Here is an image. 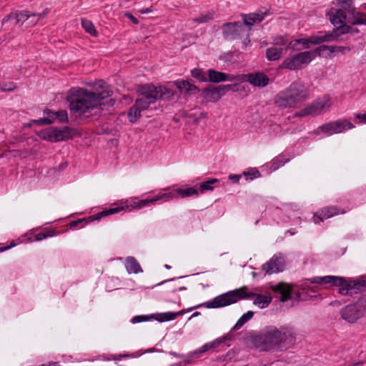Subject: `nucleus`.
I'll list each match as a JSON object with an SVG mask.
<instances>
[{
	"instance_id": "f257e3e1",
	"label": "nucleus",
	"mask_w": 366,
	"mask_h": 366,
	"mask_svg": "<svg viewBox=\"0 0 366 366\" xmlns=\"http://www.w3.org/2000/svg\"><path fill=\"white\" fill-rule=\"evenodd\" d=\"M296 335L292 328L282 326L277 328L269 326L262 330L259 334L252 337V345L262 351L277 350L285 351L295 342Z\"/></svg>"
},
{
	"instance_id": "f03ea898",
	"label": "nucleus",
	"mask_w": 366,
	"mask_h": 366,
	"mask_svg": "<svg viewBox=\"0 0 366 366\" xmlns=\"http://www.w3.org/2000/svg\"><path fill=\"white\" fill-rule=\"evenodd\" d=\"M110 97L107 91L93 92L82 88H71L67 96L71 113L81 116L104 104V99Z\"/></svg>"
},
{
	"instance_id": "7ed1b4c3",
	"label": "nucleus",
	"mask_w": 366,
	"mask_h": 366,
	"mask_svg": "<svg viewBox=\"0 0 366 366\" xmlns=\"http://www.w3.org/2000/svg\"><path fill=\"white\" fill-rule=\"evenodd\" d=\"M255 297L254 304L260 308L267 307L272 301L270 296L257 295L254 292H247V287H243L222 294L210 301L203 304L206 308L223 307L236 303L240 300Z\"/></svg>"
},
{
	"instance_id": "20e7f679",
	"label": "nucleus",
	"mask_w": 366,
	"mask_h": 366,
	"mask_svg": "<svg viewBox=\"0 0 366 366\" xmlns=\"http://www.w3.org/2000/svg\"><path fill=\"white\" fill-rule=\"evenodd\" d=\"M310 88L301 81H294L274 97L275 105L280 109H295L310 99Z\"/></svg>"
},
{
	"instance_id": "39448f33",
	"label": "nucleus",
	"mask_w": 366,
	"mask_h": 366,
	"mask_svg": "<svg viewBox=\"0 0 366 366\" xmlns=\"http://www.w3.org/2000/svg\"><path fill=\"white\" fill-rule=\"evenodd\" d=\"M308 281L320 285L331 284L339 287L338 292L342 295H352L366 289V276L356 280L337 276L314 277Z\"/></svg>"
},
{
	"instance_id": "423d86ee",
	"label": "nucleus",
	"mask_w": 366,
	"mask_h": 366,
	"mask_svg": "<svg viewBox=\"0 0 366 366\" xmlns=\"http://www.w3.org/2000/svg\"><path fill=\"white\" fill-rule=\"evenodd\" d=\"M174 96L172 89L163 86L144 85L139 89V97L136 104L142 110L149 108L157 99H169Z\"/></svg>"
},
{
	"instance_id": "0eeeda50",
	"label": "nucleus",
	"mask_w": 366,
	"mask_h": 366,
	"mask_svg": "<svg viewBox=\"0 0 366 366\" xmlns=\"http://www.w3.org/2000/svg\"><path fill=\"white\" fill-rule=\"evenodd\" d=\"M317 55L316 49L313 51H306L286 57L280 66L281 69L297 70L304 68Z\"/></svg>"
},
{
	"instance_id": "6e6552de",
	"label": "nucleus",
	"mask_w": 366,
	"mask_h": 366,
	"mask_svg": "<svg viewBox=\"0 0 366 366\" xmlns=\"http://www.w3.org/2000/svg\"><path fill=\"white\" fill-rule=\"evenodd\" d=\"M332 105L331 99L325 96L312 102L302 109L297 112L295 117H304L306 116L320 115L329 110Z\"/></svg>"
},
{
	"instance_id": "1a4fd4ad",
	"label": "nucleus",
	"mask_w": 366,
	"mask_h": 366,
	"mask_svg": "<svg viewBox=\"0 0 366 366\" xmlns=\"http://www.w3.org/2000/svg\"><path fill=\"white\" fill-rule=\"evenodd\" d=\"M222 34L227 40L244 38V43L249 42V29H246L245 25L240 21L225 23L222 25Z\"/></svg>"
},
{
	"instance_id": "9d476101",
	"label": "nucleus",
	"mask_w": 366,
	"mask_h": 366,
	"mask_svg": "<svg viewBox=\"0 0 366 366\" xmlns=\"http://www.w3.org/2000/svg\"><path fill=\"white\" fill-rule=\"evenodd\" d=\"M343 320L350 323H354L366 315V300H358L355 303L343 307L340 312Z\"/></svg>"
},
{
	"instance_id": "9b49d317",
	"label": "nucleus",
	"mask_w": 366,
	"mask_h": 366,
	"mask_svg": "<svg viewBox=\"0 0 366 366\" xmlns=\"http://www.w3.org/2000/svg\"><path fill=\"white\" fill-rule=\"evenodd\" d=\"M353 128H355L354 124L348 119H339L336 121L322 124L318 127V129L327 136H331L334 134L342 133Z\"/></svg>"
},
{
	"instance_id": "f8f14e48",
	"label": "nucleus",
	"mask_w": 366,
	"mask_h": 366,
	"mask_svg": "<svg viewBox=\"0 0 366 366\" xmlns=\"http://www.w3.org/2000/svg\"><path fill=\"white\" fill-rule=\"evenodd\" d=\"M289 40L283 36L277 37L271 46L266 50V57L269 61L280 59L287 50Z\"/></svg>"
},
{
	"instance_id": "ddd939ff",
	"label": "nucleus",
	"mask_w": 366,
	"mask_h": 366,
	"mask_svg": "<svg viewBox=\"0 0 366 366\" xmlns=\"http://www.w3.org/2000/svg\"><path fill=\"white\" fill-rule=\"evenodd\" d=\"M337 30L334 29L332 31H320L316 35H312L308 39H300L295 41L293 46L297 44H301L304 46V49L309 47V44H318L325 41H332L337 38L338 34H336Z\"/></svg>"
},
{
	"instance_id": "4468645a",
	"label": "nucleus",
	"mask_w": 366,
	"mask_h": 366,
	"mask_svg": "<svg viewBox=\"0 0 366 366\" xmlns=\"http://www.w3.org/2000/svg\"><path fill=\"white\" fill-rule=\"evenodd\" d=\"M137 199L136 198L127 199L125 202H122L118 207L106 209L97 214H96V219H100L101 218L118 213L122 210L130 212L133 209H137Z\"/></svg>"
},
{
	"instance_id": "2eb2a0df",
	"label": "nucleus",
	"mask_w": 366,
	"mask_h": 366,
	"mask_svg": "<svg viewBox=\"0 0 366 366\" xmlns=\"http://www.w3.org/2000/svg\"><path fill=\"white\" fill-rule=\"evenodd\" d=\"M285 265L284 258L280 254H274L269 261L262 266L264 274H272L283 270Z\"/></svg>"
},
{
	"instance_id": "dca6fc26",
	"label": "nucleus",
	"mask_w": 366,
	"mask_h": 366,
	"mask_svg": "<svg viewBox=\"0 0 366 366\" xmlns=\"http://www.w3.org/2000/svg\"><path fill=\"white\" fill-rule=\"evenodd\" d=\"M344 209L336 206H327L317 211L313 216V221L315 224L323 222L324 219H329L339 214H345Z\"/></svg>"
},
{
	"instance_id": "f3484780",
	"label": "nucleus",
	"mask_w": 366,
	"mask_h": 366,
	"mask_svg": "<svg viewBox=\"0 0 366 366\" xmlns=\"http://www.w3.org/2000/svg\"><path fill=\"white\" fill-rule=\"evenodd\" d=\"M239 79H240L239 76L227 74L226 73L220 72L212 69L208 70L207 81H209L213 83H219L226 81H232Z\"/></svg>"
},
{
	"instance_id": "a211bd4d",
	"label": "nucleus",
	"mask_w": 366,
	"mask_h": 366,
	"mask_svg": "<svg viewBox=\"0 0 366 366\" xmlns=\"http://www.w3.org/2000/svg\"><path fill=\"white\" fill-rule=\"evenodd\" d=\"M174 194L172 193H159L152 198H147L145 199L137 200V209H140L144 207L149 206L150 204L156 203L157 201L163 200L164 202L169 201L174 198Z\"/></svg>"
},
{
	"instance_id": "6ab92c4d",
	"label": "nucleus",
	"mask_w": 366,
	"mask_h": 366,
	"mask_svg": "<svg viewBox=\"0 0 366 366\" xmlns=\"http://www.w3.org/2000/svg\"><path fill=\"white\" fill-rule=\"evenodd\" d=\"M247 81L254 86L264 87L269 84V77L263 73L249 74L245 76Z\"/></svg>"
},
{
	"instance_id": "aec40b11",
	"label": "nucleus",
	"mask_w": 366,
	"mask_h": 366,
	"mask_svg": "<svg viewBox=\"0 0 366 366\" xmlns=\"http://www.w3.org/2000/svg\"><path fill=\"white\" fill-rule=\"evenodd\" d=\"M267 14V12H259V13H252L249 14H243L242 18L244 22H242L245 26L246 29H249V31L252 29V26L256 22L262 21L265 16Z\"/></svg>"
},
{
	"instance_id": "412c9836",
	"label": "nucleus",
	"mask_w": 366,
	"mask_h": 366,
	"mask_svg": "<svg viewBox=\"0 0 366 366\" xmlns=\"http://www.w3.org/2000/svg\"><path fill=\"white\" fill-rule=\"evenodd\" d=\"M267 14V12H259V13H252L249 14H243L242 18L244 22H242L245 26L246 29H249V31L252 29V26L256 22L262 21L265 16Z\"/></svg>"
},
{
	"instance_id": "4be33fe9",
	"label": "nucleus",
	"mask_w": 366,
	"mask_h": 366,
	"mask_svg": "<svg viewBox=\"0 0 366 366\" xmlns=\"http://www.w3.org/2000/svg\"><path fill=\"white\" fill-rule=\"evenodd\" d=\"M203 99L208 102H215L221 99L224 92H221L219 86L206 88L202 93Z\"/></svg>"
},
{
	"instance_id": "5701e85b",
	"label": "nucleus",
	"mask_w": 366,
	"mask_h": 366,
	"mask_svg": "<svg viewBox=\"0 0 366 366\" xmlns=\"http://www.w3.org/2000/svg\"><path fill=\"white\" fill-rule=\"evenodd\" d=\"M350 51V48L349 46H342L321 45L316 48V52H317V55L320 56H325V51H329L330 54H332V53L345 54Z\"/></svg>"
},
{
	"instance_id": "b1692460",
	"label": "nucleus",
	"mask_w": 366,
	"mask_h": 366,
	"mask_svg": "<svg viewBox=\"0 0 366 366\" xmlns=\"http://www.w3.org/2000/svg\"><path fill=\"white\" fill-rule=\"evenodd\" d=\"M174 85L182 94H194L199 92V88L188 81H176Z\"/></svg>"
},
{
	"instance_id": "393cba45",
	"label": "nucleus",
	"mask_w": 366,
	"mask_h": 366,
	"mask_svg": "<svg viewBox=\"0 0 366 366\" xmlns=\"http://www.w3.org/2000/svg\"><path fill=\"white\" fill-rule=\"evenodd\" d=\"M272 290L280 295V300L281 302H285L291 298V287L285 283L281 282L272 286Z\"/></svg>"
},
{
	"instance_id": "a878e982",
	"label": "nucleus",
	"mask_w": 366,
	"mask_h": 366,
	"mask_svg": "<svg viewBox=\"0 0 366 366\" xmlns=\"http://www.w3.org/2000/svg\"><path fill=\"white\" fill-rule=\"evenodd\" d=\"M228 338L226 336L220 337L210 342H207L199 348L197 350L194 352V354H202L209 350L216 348L219 347L222 343L224 342L227 340Z\"/></svg>"
},
{
	"instance_id": "bb28decb",
	"label": "nucleus",
	"mask_w": 366,
	"mask_h": 366,
	"mask_svg": "<svg viewBox=\"0 0 366 366\" xmlns=\"http://www.w3.org/2000/svg\"><path fill=\"white\" fill-rule=\"evenodd\" d=\"M330 19L335 26L342 25L346 19L345 11L342 9H336L330 12Z\"/></svg>"
},
{
	"instance_id": "cd10ccee",
	"label": "nucleus",
	"mask_w": 366,
	"mask_h": 366,
	"mask_svg": "<svg viewBox=\"0 0 366 366\" xmlns=\"http://www.w3.org/2000/svg\"><path fill=\"white\" fill-rule=\"evenodd\" d=\"M125 267L129 274H137L142 272V267L137 260L133 257H128L125 260Z\"/></svg>"
},
{
	"instance_id": "c85d7f7f",
	"label": "nucleus",
	"mask_w": 366,
	"mask_h": 366,
	"mask_svg": "<svg viewBox=\"0 0 366 366\" xmlns=\"http://www.w3.org/2000/svg\"><path fill=\"white\" fill-rule=\"evenodd\" d=\"M44 114L45 115L44 117L41 118L36 121V122L38 124H39V125L51 124L56 120V112H52L51 110L46 109L44 111Z\"/></svg>"
},
{
	"instance_id": "c756f323",
	"label": "nucleus",
	"mask_w": 366,
	"mask_h": 366,
	"mask_svg": "<svg viewBox=\"0 0 366 366\" xmlns=\"http://www.w3.org/2000/svg\"><path fill=\"white\" fill-rule=\"evenodd\" d=\"M182 312H163V313H159L154 315V320L159 322H167L171 321L174 319L179 315H182Z\"/></svg>"
},
{
	"instance_id": "7c9ffc66",
	"label": "nucleus",
	"mask_w": 366,
	"mask_h": 366,
	"mask_svg": "<svg viewBox=\"0 0 366 366\" xmlns=\"http://www.w3.org/2000/svg\"><path fill=\"white\" fill-rule=\"evenodd\" d=\"M30 11H16L14 12V19L16 24L19 26H22L24 23L27 24V20L29 19Z\"/></svg>"
},
{
	"instance_id": "2f4dec72",
	"label": "nucleus",
	"mask_w": 366,
	"mask_h": 366,
	"mask_svg": "<svg viewBox=\"0 0 366 366\" xmlns=\"http://www.w3.org/2000/svg\"><path fill=\"white\" fill-rule=\"evenodd\" d=\"M289 161L290 158L286 157L285 155H279L272 160L270 163V169L275 171L280 167L284 166Z\"/></svg>"
},
{
	"instance_id": "473e14b6",
	"label": "nucleus",
	"mask_w": 366,
	"mask_h": 366,
	"mask_svg": "<svg viewBox=\"0 0 366 366\" xmlns=\"http://www.w3.org/2000/svg\"><path fill=\"white\" fill-rule=\"evenodd\" d=\"M49 13V10L46 9L42 13L30 12L29 19L27 20V26H32L38 23V21L44 18Z\"/></svg>"
},
{
	"instance_id": "72a5a7b5",
	"label": "nucleus",
	"mask_w": 366,
	"mask_h": 366,
	"mask_svg": "<svg viewBox=\"0 0 366 366\" xmlns=\"http://www.w3.org/2000/svg\"><path fill=\"white\" fill-rule=\"evenodd\" d=\"M175 195V193L180 195L182 197H191L194 195H198L199 191L194 187H188L185 189H177L174 192H172ZM175 196H174V197Z\"/></svg>"
},
{
	"instance_id": "f704fd0d",
	"label": "nucleus",
	"mask_w": 366,
	"mask_h": 366,
	"mask_svg": "<svg viewBox=\"0 0 366 366\" xmlns=\"http://www.w3.org/2000/svg\"><path fill=\"white\" fill-rule=\"evenodd\" d=\"M352 15V19L350 20V22L353 24H365L366 25V15L363 13L355 11V9H352V11L350 12Z\"/></svg>"
},
{
	"instance_id": "c9c22d12",
	"label": "nucleus",
	"mask_w": 366,
	"mask_h": 366,
	"mask_svg": "<svg viewBox=\"0 0 366 366\" xmlns=\"http://www.w3.org/2000/svg\"><path fill=\"white\" fill-rule=\"evenodd\" d=\"M142 110L135 103L129 110L128 118L130 122H135L141 116Z\"/></svg>"
},
{
	"instance_id": "e433bc0d",
	"label": "nucleus",
	"mask_w": 366,
	"mask_h": 366,
	"mask_svg": "<svg viewBox=\"0 0 366 366\" xmlns=\"http://www.w3.org/2000/svg\"><path fill=\"white\" fill-rule=\"evenodd\" d=\"M254 316V312L252 311H248L247 313L244 314L237 322L235 325L234 326V330H239L241 328L246 322H247L250 319Z\"/></svg>"
},
{
	"instance_id": "4c0bfd02",
	"label": "nucleus",
	"mask_w": 366,
	"mask_h": 366,
	"mask_svg": "<svg viewBox=\"0 0 366 366\" xmlns=\"http://www.w3.org/2000/svg\"><path fill=\"white\" fill-rule=\"evenodd\" d=\"M81 26L84 29L93 36H97L98 34L93 23L87 19H81Z\"/></svg>"
},
{
	"instance_id": "58836bf2",
	"label": "nucleus",
	"mask_w": 366,
	"mask_h": 366,
	"mask_svg": "<svg viewBox=\"0 0 366 366\" xmlns=\"http://www.w3.org/2000/svg\"><path fill=\"white\" fill-rule=\"evenodd\" d=\"M214 11H208L206 13L202 14L199 17L195 18L193 21L198 24L207 23L214 19Z\"/></svg>"
},
{
	"instance_id": "ea45409f",
	"label": "nucleus",
	"mask_w": 366,
	"mask_h": 366,
	"mask_svg": "<svg viewBox=\"0 0 366 366\" xmlns=\"http://www.w3.org/2000/svg\"><path fill=\"white\" fill-rule=\"evenodd\" d=\"M219 182V179L216 178L210 179L207 181L202 182L199 184V192L203 193L205 191H212L214 189L212 186L214 184Z\"/></svg>"
},
{
	"instance_id": "a19ab883",
	"label": "nucleus",
	"mask_w": 366,
	"mask_h": 366,
	"mask_svg": "<svg viewBox=\"0 0 366 366\" xmlns=\"http://www.w3.org/2000/svg\"><path fill=\"white\" fill-rule=\"evenodd\" d=\"M95 216L96 214L94 215H92V216H90L89 217H86V218H83V219H77V220H75V221H72L69 223V227L71 229L72 228H76L79 225H81V227H82V224L84 223V224H88L89 222H92L94 220H97L95 218Z\"/></svg>"
},
{
	"instance_id": "79ce46f5",
	"label": "nucleus",
	"mask_w": 366,
	"mask_h": 366,
	"mask_svg": "<svg viewBox=\"0 0 366 366\" xmlns=\"http://www.w3.org/2000/svg\"><path fill=\"white\" fill-rule=\"evenodd\" d=\"M191 74L193 78L197 79L198 81L201 82H206L207 81V78L206 76V74H204L203 69L194 68L191 70Z\"/></svg>"
},
{
	"instance_id": "37998d69",
	"label": "nucleus",
	"mask_w": 366,
	"mask_h": 366,
	"mask_svg": "<svg viewBox=\"0 0 366 366\" xmlns=\"http://www.w3.org/2000/svg\"><path fill=\"white\" fill-rule=\"evenodd\" d=\"M56 234L54 229L48 230L47 232H39L35 234L34 241H41L47 237H54Z\"/></svg>"
},
{
	"instance_id": "c03bdc74",
	"label": "nucleus",
	"mask_w": 366,
	"mask_h": 366,
	"mask_svg": "<svg viewBox=\"0 0 366 366\" xmlns=\"http://www.w3.org/2000/svg\"><path fill=\"white\" fill-rule=\"evenodd\" d=\"M243 175L246 177L247 180H253L259 177L260 176V174L257 169L252 168L247 172H244Z\"/></svg>"
},
{
	"instance_id": "a18cd8bd",
	"label": "nucleus",
	"mask_w": 366,
	"mask_h": 366,
	"mask_svg": "<svg viewBox=\"0 0 366 366\" xmlns=\"http://www.w3.org/2000/svg\"><path fill=\"white\" fill-rule=\"evenodd\" d=\"M49 132H52L53 135V142H60L64 141V137L61 135V129H59L56 127L49 128Z\"/></svg>"
},
{
	"instance_id": "49530a36",
	"label": "nucleus",
	"mask_w": 366,
	"mask_h": 366,
	"mask_svg": "<svg viewBox=\"0 0 366 366\" xmlns=\"http://www.w3.org/2000/svg\"><path fill=\"white\" fill-rule=\"evenodd\" d=\"M56 117L59 123H66L68 122V114L64 109L56 112Z\"/></svg>"
},
{
	"instance_id": "de8ad7c7",
	"label": "nucleus",
	"mask_w": 366,
	"mask_h": 366,
	"mask_svg": "<svg viewBox=\"0 0 366 366\" xmlns=\"http://www.w3.org/2000/svg\"><path fill=\"white\" fill-rule=\"evenodd\" d=\"M61 135L64 137V140L71 139L74 137L75 131L68 127H64L61 129Z\"/></svg>"
},
{
	"instance_id": "09e8293b",
	"label": "nucleus",
	"mask_w": 366,
	"mask_h": 366,
	"mask_svg": "<svg viewBox=\"0 0 366 366\" xmlns=\"http://www.w3.org/2000/svg\"><path fill=\"white\" fill-rule=\"evenodd\" d=\"M152 319H154V315H152L151 316L138 315V316L134 317L132 318V322L133 323H139V322H144V321H148V320H150Z\"/></svg>"
},
{
	"instance_id": "8fccbe9b",
	"label": "nucleus",
	"mask_w": 366,
	"mask_h": 366,
	"mask_svg": "<svg viewBox=\"0 0 366 366\" xmlns=\"http://www.w3.org/2000/svg\"><path fill=\"white\" fill-rule=\"evenodd\" d=\"M39 137L43 139L53 142L52 132H49V129L40 132Z\"/></svg>"
},
{
	"instance_id": "3c124183",
	"label": "nucleus",
	"mask_w": 366,
	"mask_h": 366,
	"mask_svg": "<svg viewBox=\"0 0 366 366\" xmlns=\"http://www.w3.org/2000/svg\"><path fill=\"white\" fill-rule=\"evenodd\" d=\"M39 137L43 139L53 142L52 132H49V129L40 132Z\"/></svg>"
},
{
	"instance_id": "603ef678",
	"label": "nucleus",
	"mask_w": 366,
	"mask_h": 366,
	"mask_svg": "<svg viewBox=\"0 0 366 366\" xmlns=\"http://www.w3.org/2000/svg\"><path fill=\"white\" fill-rule=\"evenodd\" d=\"M16 88L15 84L13 82H9L4 84L1 86V90L3 92H11Z\"/></svg>"
},
{
	"instance_id": "864d4df0",
	"label": "nucleus",
	"mask_w": 366,
	"mask_h": 366,
	"mask_svg": "<svg viewBox=\"0 0 366 366\" xmlns=\"http://www.w3.org/2000/svg\"><path fill=\"white\" fill-rule=\"evenodd\" d=\"M129 355H112L111 357L108 358L109 360H121L123 358H127Z\"/></svg>"
},
{
	"instance_id": "5fc2aeb1",
	"label": "nucleus",
	"mask_w": 366,
	"mask_h": 366,
	"mask_svg": "<svg viewBox=\"0 0 366 366\" xmlns=\"http://www.w3.org/2000/svg\"><path fill=\"white\" fill-rule=\"evenodd\" d=\"M353 0H342L341 3L343 6L344 4L348 6V12L350 13L352 11V9H355L354 7L352 6Z\"/></svg>"
},
{
	"instance_id": "6e6d98bb",
	"label": "nucleus",
	"mask_w": 366,
	"mask_h": 366,
	"mask_svg": "<svg viewBox=\"0 0 366 366\" xmlns=\"http://www.w3.org/2000/svg\"><path fill=\"white\" fill-rule=\"evenodd\" d=\"M355 118L359 119L360 123L366 124V112L363 114H356Z\"/></svg>"
},
{
	"instance_id": "4d7b16f0",
	"label": "nucleus",
	"mask_w": 366,
	"mask_h": 366,
	"mask_svg": "<svg viewBox=\"0 0 366 366\" xmlns=\"http://www.w3.org/2000/svg\"><path fill=\"white\" fill-rule=\"evenodd\" d=\"M241 177V174H230L229 176V179L232 180L234 183H237Z\"/></svg>"
},
{
	"instance_id": "13d9d810",
	"label": "nucleus",
	"mask_w": 366,
	"mask_h": 366,
	"mask_svg": "<svg viewBox=\"0 0 366 366\" xmlns=\"http://www.w3.org/2000/svg\"><path fill=\"white\" fill-rule=\"evenodd\" d=\"M125 16L130 19L134 24H138V19L130 13H125Z\"/></svg>"
},
{
	"instance_id": "bf43d9fd",
	"label": "nucleus",
	"mask_w": 366,
	"mask_h": 366,
	"mask_svg": "<svg viewBox=\"0 0 366 366\" xmlns=\"http://www.w3.org/2000/svg\"><path fill=\"white\" fill-rule=\"evenodd\" d=\"M16 245V244L14 242H12L10 243V244H9L7 246H5V247H1L0 246V252H3L4 251H6V250L14 247Z\"/></svg>"
},
{
	"instance_id": "052dcab7",
	"label": "nucleus",
	"mask_w": 366,
	"mask_h": 366,
	"mask_svg": "<svg viewBox=\"0 0 366 366\" xmlns=\"http://www.w3.org/2000/svg\"><path fill=\"white\" fill-rule=\"evenodd\" d=\"M221 92H224V94H225L226 90L231 89L232 87V84H226V85H219L218 86Z\"/></svg>"
},
{
	"instance_id": "680f3d73",
	"label": "nucleus",
	"mask_w": 366,
	"mask_h": 366,
	"mask_svg": "<svg viewBox=\"0 0 366 366\" xmlns=\"http://www.w3.org/2000/svg\"><path fill=\"white\" fill-rule=\"evenodd\" d=\"M14 19V12H12L8 15H6L2 20V24H5L9 21L10 19Z\"/></svg>"
},
{
	"instance_id": "e2e57ef3",
	"label": "nucleus",
	"mask_w": 366,
	"mask_h": 366,
	"mask_svg": "<svg viewBox=\"0 0 366 366\" xmlns=\"http://www.w3.org/2000/svg\"><path fill=\"white\" fill-rule=\"evenodd\" d=\"M152 11V8L142 9L139 10V13L141 14H149Z\"/></svg>"
},
{
	"instance_id": "0e129e2a",
	"label": "nucleus",
	"mask_w": 366,
	"mask_h": 366,
	"mask_svg": "<svg viewBox=\"0 0 366 366\" xmlns=\"http://www.w3.org/2000/svg\"><path fill=\"white\" fill-rule=\"evenodd\" d=\"M347 31H348L347 30V31L345 30V26H342V27L341 28V31H340V33H342H342H345V32H347Z\"/></svg>"
},
{
	"instance_id": "69168bd1",
	"label": "nucleus",
	"mask_w": 366,
	"mask_h": 366,
	"mask_svg": "<svg viewBox=\"0 0 366 366\" xmlns=\"http://www.w3.org/2000/svg\"><path fill=\"white\" fill-rule=\"evenodd\" d=\"M171 354L177 357H180L182 356L181 355L177 354L176 352H172Z\"/></svg>"
},
{
	"instance_id": "338daca9",
	"label": "nucleus",
	"mask_w": 366,
	"mask_h": 366,
	"mask_svg": "<svg viewBox=\"0 0 366 366\" xmlns=\"http://www.w3.org/2000/svg\"><path fill=\"white\" fill-rule=\"evenodd\" d=\"M187 290V287H180L178 288V290Z\"/></svg>"
},
{
	"instance_id": "774afa93",
	"label": "nucleus",
	"mask_w": 366,
	"mask_h": 366,
	"mask_svg": "<svg viewBox=\"0 0 366 366\" xmlns=\"http://www.w3.org/2000/svg\"><path fill=\"white\" fill-rule=\"evenodd\" d=\"M199 315V312H194V313L193 314V315H192V316H197V315Z\"/></svg>"
}]
</instances>
